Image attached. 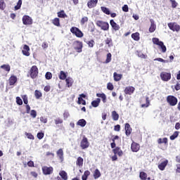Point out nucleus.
Returning a JSON list of instances; mask_svg holds the SVG:
<instances>
[{
  "label": "nucleus",
  "instance_id": "f257e3e1",
  "mask_svg": "<svg viewBox=\"0 0 180 180\" xmlns=\"http://www.w3.org/2000/svg\"><path fill=\"white\" fill-rule=\"evenodd\" d=\"M152 41L153 44H156V46L160 47V49L162 50V53H166L167 46L164 45V42H162V41H160V39L158 38H153Z\"/></svg>",
  "mask_w": 180,
  "mask_h": 180
},
{
  "label": "nucleus",
  "instance_id": "f03ea898",
  "mask_svg": "<svg viewBox=\"0 0 180 180\" xmlns=\"http://www.w3.org/2000/svg\"><path fill=\"white\" fill-rule=\"evenodd\" d=\"M70 32L71 33H72V34H75L76 37H79V39L84 37V33L82 32V31H81V30H79V28L77 27H72L70 28Z\"/></svg>",
  "mask_w": 180,
  "mask_h": 180
},
{
  "label": "nucleus",
  "instance_id": "7ed1b4c3",
  "mask_svg": "<svg viewBox=\"0 0 180 180\" xmlns=\"http://www.w3.org/2000/svg\"><path fill=\"white\" fill-rule=\"evenodd\" d=\"M30 75L32 79H34V78H37V76L39 75V68H37V66H32L30 70Z\"/></svg>",
  "mask_w": 180,
  "mask_h": 180
},
{
  "label": "nucleus",
  "instance_id": "20e7f679",
  "mask_svg": "<svg viewBox=\"0 0 180 180\" xmlns=\"http://www.w3.org/2000/svg\"><path fill=\"white\" fill-rule=\"evenodd\" d=\"M73 47L77 53H82V48L84 47V45L82 44V41H75L73 42Z\"/></svg>",
  "mask_w": 180,
  "mask_h": 180
},
{
  "label": "nucleus",
  "instance_id": "39448f33",
  "mask_svg": "<svg viewBox=\"0 0 180 180\" xmlns=\"http://www.w3.org/2000/svg\"><path fill=\"white\" fill-rule=\"evenodd\" d=\"M167 102L170 106H175L178 103V98L174 96H168L167 97Z\"/></svg>",
  "mask_w": 180,
  "mask_h": 180
},
{
  "label": "nucleus",
  "instance_id": "423d86ee",
  "mask_svg": "<svg viewBox=\"0 0 180 180\" xmlns=\"http://www.w3.org/2000/svg\"><path fill=\"white\" fill-rule=\"evenodd\" d=\"M96 26L101 27L102 30H109V23L101 20H98L96 23Z\"/></svg>",
  "mask_w": 180,
  "mask_h": 180
},
{
  "label": "nucleus",
  "instance_id": "0eeeda50",
  "mask_svg": "<svg viewBox=\"0 0 180 180\" xmlns=\"http://www.w3.org/2000/svg\"><path fill=\"white\" fill-rule=\"evenodd\" d=\"M160 78L162 81L167 82V81H169V79H171V72H162L160 73Z\"/></svg>",
  "mask_w": 180,
  "mask_h": 180
},
{
  "label": "nucleus",
  "instance_id": "6e6552de",
  "mask_svg": "<svg viewBox=\"0 0 180 180\" xmlns=\"http://www.w3.org/2000/svg\"><path fill=\"white\" fill-rule=\"evenodd\" d=\"M169 29L172 30V32H179L180 26L179 25L176 24V22H169L167 24Z\"/></svg>",
  "mask_w": 180,
  "mask_h": 180
},
{
  "label": "nucleus",
  "instance_id": "1a4fd4ad",
  "mask_svg": "<svg viewBox=\"0 0 180 180\" xmlns=\"http://www.w3.org/2000/svg\"><path fill=\"white\" fill-rule=\"evenodd\" d=\"M80 147L82 150H85V148H88L89 147V141H88V138L83 136L82 140L80 142Z\"/></svg>",
  "mask_w": 180,
  "mask_h": 180
},
{
  "label": "nucleus",
  "instance_id": "9d476101",
  "mask_svg": "<svg viewBox=\"0 0 180 180\" xmlns=\"http://www.w3.org/2000/svg\"><path fill=\"white\" fill-rule=\"evenodd\" d=\"M54 171V169L53 167H47V166H44L42 167V172L44 175H51Z\"/></svg>",
  "mask_w": 180,
  "mask_h": 180
},
{
  "label": "nucleus",
  "instance_id": "9b49d317",
  "mask_svg": "<svg viewBox=\"0 0 180 180\" xmlns=\"http://www.w3.org/2000/svg\"><path fill=\"white\" fill-rule=\"evenodd\" d=\"M134 91H136V88L129 86L125 87L124 92L126 95H133V94H134Z\"/></svg>",
  "mask_w": 180,
  "mask_h": 180
},
{
  "label": "nucleus",
  "instance_id": "f8f14e48",
  "mask_svg": "<svg viewBox=\"0 0 180 180\" xmlns=\"http://www.w3.org/2000/svg\"><path fill=\"white\" fill-rule=\"evenodd\" d=\"M23 25H32L33 23V20L29 15H24L22 17Z\"/></svg>",
  "mask_w": 180,
  "mask_h": 180
},
{
  "label": "nucleus",
  "instance_id": "ddd939ff",
  "mask_svg": "<svg viewBox=\"0 0 180 180\" xmlns=\"http://www.w3.org/2000/svg\"><path fill=\"white\" fill-rule=\"evenodd\" d=\"M22 53L25 57H29L30 56V47L28 45L25 44L22 47Z\"/></svg>",
  "mask_w": 180,
  "mask_h": 180
},
{
  "label": "nucleus",
  "instance_id": "4468645a",
  "mask_svg": "<svg viewBox=\"0 0 180 180\" xmlns=\"http://www.w3.org/2000/svg\"><path fill=\"white\" fill-rule=\"evenodd\" d=\"M131 150L133 153H137L140 150V144L133 141L131 145Z\"/></svg>",
  "mask_w": 180,
  "mask_h": 180
},
{
  "label": "nucleus",
  "instance_id": "2eb2a0df",
  "mask_svg": "<svg viewBox=\"0 0 180 180\" xmlns=\"http://www.w3.org/2000/svg\"><path fill=\"white\" fill-rule=\"evenodd\" d=\"M125 134L127 137L131 134V127H130V124L126 123L125 124Z\"/></svg>",
  "mask_w": 180,
  "mask_h": 180
},
{
  "label": "nucleus",
  "instance_id": "dca6fc26",
  "mask_svg": "<svg viewBox=\"0 0 180 180\" xmlns=\"http://www.w3.org/2000/svg\"><path fill=\"white\" fill-rule=\"evenodd\" d=\"M9 85L12 86V85H15L16 82H18V77L15 75H11L8 79Z\"/></svg>",
  "mask_w": 180,
  "mask_h": 180
},
{
  "label": "nucleus",
  "instance_id": "f3484780",
  "mask_svg": "<svg viewBox=\"0 0 180 180\" xmlns=\"http://www.w3.org/2000/svg\"><path fill=\"white\" fill-rule=\"evenodd\" d=\"M150 27L149 28V32L150 33H154V32H155V30L157 29V25L154 22V20L153 19H150Z\"/></svg>",
  "mask_w": 180,
  "mask_h": 180
},
{
  "label": "nucleus",
  "instance_id": "a211bd4d",
  "mask_svg": "<svg viewBox=\"0 0 180 180\" xmlns=\"http://www.w3.org/2000/svg\"><path fill=\"white\" fill-rule=\"evenodd\" d=\"M98 4V0H89L87 2V6L89 8V9H91V8H95L96 5Z\"/></svg>",
  "mask_w": 180,
  "mask_h": 180
},
{
  "label": "nucleus",
  "instance_id": "6ab92c4d",
  "mask_svg": "<svg viewBox=\"0 0 180 180\" xmlns=\"http://www.w3.org/2000/svg\"><path fill=\"white\" fill-rule=\"evenodd\" d=\"M110 24L112 27L113 30H115V32H117V30L120 29V26L117 25L113 20H110Z\"/></svg>",
  "mask_w": 180,
  "mask_h": 180
},
{
  "label": "nucleus",
  "instance_id": "aec40b11",
  "mask_svg": "<svg viewBox=\"0 0 180 180\" xmlns=\"http://www.w3.org/2000/svg\"><path fill=\"white\" fill-rule=\"evenodd\" d=\"M112 153H114L115 155L117 154L119 157H122V155H123V150L120 149V147H115L114 149H112Z\"/></svg>",
  "mask_w": 180,
  "mask_h": 180
},
{
  "label": "nucleus",
  "instance_id": "412c9836",
  "mask_svg": "<svg viewBox=\"0 0 180 180\" xmlns=\"http://www.w3.org/2000/svg\"><path fill=\"white\" fill-rule=\"evenodd\" d=\"M168 165V160H165V161L162 162L160 164L158 165V168L160 171H164L165 169V167Z\"/></svg>",
  "mask_w": 180,
  "mask_h": 180
},
{
  "label": "nucleus",
  "instance_id": "4be33fe9",
  "mask_svg": "<svg viewBox=\"0 0 180 180\" xmlns=\"http://www.w3.org/2000/svg\"><path fill=\"white\" fill-rule=\"evenodd\" d=\"M113 78H114V81H115V82H119V81H120V79H122V78H123V75L117 74V72H115L113 73Z\"/></svg>",
  "mask_w": 180,
  "mask_h": 180
},
{
  "label": "nucleus",
  "instance_id": "5701e85b",
  "mask_svg": "<svg viewBox=\"0 0 180 180\" xmlns=\"http://www.w3.org/2000/svg\"><path fill=\"white\" fill-rule=\"evenodd\" d=\"M65 82L68 88H71V86H72V84H74V80L71 77H68L65 79Z\"/></svg>",
  "mask_w": 180,
  "mask_h": 180
},
{
  "label": "nucleus",
  "instance_id": "b1692460",
  "mask_svg": "<svg viewBox=\"0 0 180 180\" xmlns=\"http://www.w3.org/2000/svg\"><path fill=\"white\" fill-rule=\"evenodd\" d=\"M76 165L79 167H83L84 158H82V157H78L76 161Z\"/></svg>",
  "mask_w": 180,
  "mask_h": 180
},
{
  "label": "nucleus",
  "instance_id": "393cba45",
  "mask_svg": "<svg viewBox=\"0 0 180 180\" xmlns=\"http://www.w3.org/2000/svg\"><path fill=\"white\" fill-rule=\"evenodd\" d=\"M96 96L97 98H101L103 103H106V94H105V93H102V94L97 93Z\"/></svg>",
  "mask_w": 180,
  "mask_h": 180
},
{
  "label": "nucleus",
  "instance_id": "a878e982",
  "mask_svg": "<svg viewBox=\"0 0 180 180\" xmlns=\"http://www.w3.org/2000/svg\"><path fill=\"white\" fill-rule=\"evenodd\" d=\"M158 143L159 144L164 143L165 146H168V138H163V139L160 138L158 139Z\"/></svg>",
  "mask_w": 180,
  "mask_h": 180
},
{
  "label": "nucleus",
  "instance_id": "bb28decb",
  "mask_svg": "<svg viewBox=\"0 0 180 180\" xmlns=\"http://www.w3.org/2000/svg\"><path fill=\"white\" fill-rule=\"evenodd\" d=\"M99 103H101V98H98L91 102V106H93V108H98Z\"/></svg>",
  "mask_w": 180,
  "mask_h": 180
},
{
  "label": "nucleus",
  "instance_id": "cd10ccee",
  "mask_svg": "<svg viewBox=\"0 0 180 180\" xmlns=\"http://www.w3.org/2000/svg\"><path fill=\"white\" fill-rule=\"evenodd\" d=\"M77 126L85 127L86 126V121L84 119H81L77 122Z\"/></svg>",
  "mask_w": 180,
  "mask_h": 180
},
{
  "label": "nucleus",
  "instance_id": "c85d7f7f",
  "mask_svg": "<svg viewBox=\"0 0 180 180\" xmlns=\"http://www.w3.org/2000/svg\"><path fill=\"white\" fill-rule=\"evenodd\" d=\"M131 38H132L133 40H134L135 41H139V40H140V33H139V32L133 33V34H131Z\"/></svg>",
  "mask_w": 180,
  "mask_h": 180
},
{
  "label": "nucleus",
  "instance_id": "c756f323",
  "mask_svg": "<svg viewBox=\"0 0 180 180\" xmlns=\"http://www.w3.org/2000/svg\"><path fill=\"white\" fill-rule=\"evenodd\" d=\"M101 174L99 169H96L93 174L94 179H98V178H101Z\"/></svg>",
  "mask_w": 180,
  "mask_h": 180
},
{
  "label": "nucleus",
  "instance_id": "7c9ffc66",
  "mask_svg": "<svg viewBox=\"0 0 180 180\" xmlns=\"http://www.w3.org/2000/svg\"><path fill=\"white\" fill-rule=\"evenodd\" d=\"M56 154L58 157H59L60 160H64V152L61 148L58 150V151L56 152Z\"/></svg>",
  "mask_w": 180,
  "mask_h": 180
},
{
  "label": "nucleus",
  "instance_id": "2f4dec72",
  "mask_svg": "<svg viewBox=\"0 0 180 180\" xmlns=\"http://www.w3.org/2000/svg\"><path fill=\"white\" fill-rule=\"evenodd\" d=\"M112 118L115 122L119 120V114L115 110L112 112Z\"/></svg>",
  "mask_w": 180,
  "mask_h": 180
},
{
  "label": "nucleus",
  "instance_id": "473e14b6",
  "mask_svg": "<svg viewBox=\"0 0 180 180\" xmlns=\"http://www.w3.org/2000/svg\"><path fill=\"white\" fill-rule=\"evenodd\" d=\"M58 17L62 18L63 19H65V18H68L67 14H65L64 10L58 12Z\"/></svg>",
  "mask_w": 180,
  "mask_h": 180
},
{
  "label": "nucleus",
  "instance_id": "72a5a7b5",
  "mask_svg": "<svg viewBox=\"0 0 180 180\" xmlns=\"http://www.w3.org/2000/svg\"><path fill=\"white\" fill-rule=\"evenodd\" d=\"M34 96L36 99H40L43 96V94H41V91L35 90Z\"/></svg>",
  "mask_w": 180,
  "mask_h": 180
},
{
  "label": "nucleus",
  "instance_id": "f704fd0d",
  "mask_svg": "<svg viewBox=\"0 0 180 180\" xmlns=\"http://www.w3.org/2000/svg\"><path fill=\"white\" fill-rule=\"evenodd\" d=\"M59 175L61 176L62 179H63V180L68 179V176L67 174V172H65V171H61L59 173Z\"/></svg>",
  "mask_w": 180,
  "mask_h": 180
},
{
  "label": "nucleus",
  "instance_id": "c9c22d12",
  "mask_svg": "<svg viewBox=\"0 0 180 180\" xmlns=\"http://www.w3.org/2000/svg\"><path fill=\"white\" fill-rule=\"evenodd\" d=\"M0 68L2 70H4V71H6L7 72H9L11 71V65H2Z\"/></svg>",
  "mask_w": 180,
  "mask_h": 180
},
{
  "label": "nucleus",
  "instance_id": "e433bc0d",
  "mask_svg": "<svg viewBox=\"0 0 180 180\" xmlns=\"http://www.w3.org/2000/svg\"><path fill=\"white\" fill-rule=\"evenodd\" d=\"M52 23H53V25H54V26H57L58 27H60V18H55L52 20Z\"/></svg>",
  "mask_w": 180,
  "mask_h": 180
},
{
  "label": "nucleus",
  "instance_id": "4c0bfd02",
  "mask_svg": "<svg viewBox=\"0 0 180 180\" xmlns=\"http://www.w3.org/2000/svg\"><path fill=\"white\" fill-rule=\"evenodd\" d=\"M139 178L141 180H146L147 179V173L144 172H141L139 173Z\"/></svg>",
  "mask_w": 180,
  "mask_h": 180
},
{
  "label": "nucleus",
  "instance_id": "58836bf2",
  "mask_svg": "<svg viewBox=\"0 0 180 180\" xmlns=\"http://www.w3.org/2000/svg\"><path fill=\"white\" fill-rule=\"evenodd\" d=\"M146 104H141V108H148L150 106V98L148 97H146Z\"/></svg>",
  "mask_w": 180,
  "mask_h": 180
},
{
  "label": "nucleus",
  "instance_id": "ea45409f",
  "mask_svg": "<svg viewBox=\"0 0 180 180\" xmlns=\"http://www.w3.org/2000/svg\"><path fill=\"white\" fill-rule=\"evenodd\" d=\"M59 78L60 79H63V80L66 79H67V74H65V72H64V71L61 70L60 72Z\"/></svg>",
  "mask_w": 180,
  "mask_h": 180
},
{
  "label": "nucleus",
  "instance_id": "a19ab883",
  "mask_svg": "<svg viewBox=\"0 0 180 180\" xmlns=\"http://www.w3.org/2000/svg\"><path fill=\"white\" fill-rule=\"evenodd\" d=\"M54 122H55V124H56V126L58 124H63V123H64V121L63 120V119L60 118V117L55 119Z\"/></svg>",
  "mask_w": 180,
  "mask_h": 180
},
{
  "label": "nucleus",
  "instance_id": "79ce46f5",
  "mask_svg": "<svg viewBox=\"0 0 180 180\" xmlns=\"http://www.w3.org/2000/svg\"><path fill=\"white\" fill-rule=\"evenodd\" d=\"M110 61H112V53H108L107 54V57H106V60H105V64H109V63H110Z\"/></svg>",
  "mask_w": 180,
  "mask_h": 180
},
{
  "label": "nucleus",
  "instance_id": "37998d69",
  "mask_svg": "<svg viewBox=\"0 0 180 180\" xmlns=\"http://www.w3.org/2000/svg\"><path fill=\"white\" fill-rule=\"evenodd\" d=\"M22 7V0H18L17 5L15 6L14 9L15 11H19L20 8Z\"/></svg>",
  "mask_w": 180,
  "mask_h": 180
},
{
  "label": "nucleus",
  "instance_id": "c03bdc74",
  "mask_svg": "<svg viewBox=\"0 0 180 180\" xmlns=\"http://www.w3.org/2000/svg\"><path fill=\"white\" fill-rule=\"evenodd\" d=\"M178 136H179V131H174V134L172 136H170V140H175V139H176Z\"/></svg>",
  "mask_w": 180,
  "mask_h": 180
},
{
  "label": "nucleus",
  "instance_id": "a18cd8bd",
  "mask_svg": "<svg viewBox=\"0 0 180 180\" xmlns=\"http://www.w3.org/2000/svg\"><path fill=\"white\" fill-rule=\"evenodd\" d=\"M6 8V4H5L4 0H0V9L4 11Z\"/></svg>",
  "mask_w": 180,
  "mask_h": 180
},
{
  "label": "nucleus",
  "instance_id": "49530a36",
  "mask_svg": "<svg viewBox=\"0 0 180 180\" xmlns=\"http://www.w3.org/2000/svg\"><path fill=\"white\" fill-rule=\"evenodd\" d=\"M101 11L103 12V13H105V15H110V11L106 7L102 6Z\"/></svg>",
  "mask_w": 180,
  "mask_h": 180
},
{
  "label": "nucleus",
  "instance_id": "de8ad7c7",
  "mask_svg": "<svg viewBox=\"0 0 180 180\" xmlns=\"http://www.w3.org/2000/svg\"><path fill=\"white\" fill-rule=\"evenodd\" d=\"M77 103L79 105H86V101L85 100H84V98L79 97Z\"/></svg>",
  "mask_w": 180,
  "mask_h": 180
},
{
  "label": "nucleus",
  "instance_id": "09e8293b",
  "mask_svg": "<svg viewBox=\"0 0 180 180\" xmlns=\"http://www.w3.org/2000/svg\"><path fill=\"white\" fill-rule=\"evenodd\" d=\"M114 89L115 86H113V84H112L111 82L108 83L107 89H108V91H113Z\"/></svg>",
  "mask_w": 180,
  "mask_h": 180
},
{
  "label": "nucleus",
  "instance_id": "8fccbe9b",
  "mask_svg": "<svg viewBox=\"0 0 180 180\" xmlns=\"http://www.w3.org/2000/svg\"><path fill=\"white\" fill-rule=\"evenodd\" d=\"M105 43L108 46V47H110V46L112 45V38H107L105 40Z\"/></svg>",
  "mask_w": 180,
  "mask_h": 180
},
{
  "label": "nucleus",
  "instance_id": "3c124183",
  "mask_svg": "<svg viewBox=\"0 0 180 180\" xmlns=\"http://www.w3.org/2000/svg\"><path fill=\"white\" fill-rule=\"evenodd\" d=\"M25 136L29 139L30 140H34V136L31 133L25 132Z\"/></svg>",
  "mask_w": 180,
  "mask_h": 180
},
{
  "label": "nucleus",
  "instance_id": "603ef678",
  "mask_svg": "<svg viewBox=\"0 0 180 180\" xmlns=\"http://www.w3.org/2000/svg\"><path fill=\"white\" fill-rule=\"evenodd\" d=\"M46 79H51L53 78V74L50 72H47L45 75Z\"/></svg>",
  "mask_w": 180,
  "mask_h": 180
},
{
  "label": "nucleus",
  "instance_id": "864d4df0",
  "mask_svg": "<svg viewBox=\"0 0 180 180\" xmlns=\"http://www.w3.org/2000/svg\"><path fill=\"white\" fill-rule=\"evenodd\" d=\"M30 116L33 117V119H35L36 116H37V112H36L35 110H32L30 111Z\"/></svg>",
  "mask_w": 180,
  "mask_h": 180
},
{
  "label": "nucleus",
  "instance_id": "5fc2aeb1",
  "mask_svg": "<svg viewBox=\"0 0 180 180\" xmlns=\"http://www.w3.org/2000/svg\"><path fill=\"white\" fill-rule=\"evenodd\" d=\"M86 22H88V17L86 16L83 17L80 20L81 25H85Z\"/></svg>",
  "mask_w": 180,
  "mask_h": 180
},
{
  "label": "nucleus",
  "instance_id": "6e6d98bb",
  "mask_svg": "<svg viewBox=\"0 0 180 180\" xmlns=\"http://www.w3.org/2000/svg\"><path fill=\"white\" fill-rule=\"evenodd\" d=\"M172 4V8H175L178 6V3L175 0H169Z\"/></svg>",
  "mask_w": 180,
  "mask_h": 180
},
{
  "label": "nucleus",
  "instance_id": "4d7b16f0",
  "mask_svg": "<svg viewBox=\"0 0 180 180\" xmlns=\"http://www.w3.org/2000/svg\"><path fill=\"white\" fill-rule=\"evenodd\" d=\"M37 139H39V140H41V139H43V137H44V133L38 132L37 134Z\"/></svg>",
  "mask_w": 180,
  "mask_h": 180
},
{
  "label": "nucleus",
  "instance_id": "13d9d810",
  "mask_svg": "<svg viewBox=\"0 0 180 180\" xmlns=\"http://www.w3.org/2000/svg\"><path fill=\"white\" fill-rule=\"evenodd\" d=\"M86 43L89 47H94V45L95 44V41H94V39H91V41H87Z\"/></svg>",
  "mask_w": 180,
  "mask_h": 180
},
{
  "label": "nucleus",
  "instance_id": "bf43d9fd",
  "mask_svg": "<svg viewBox=\"0 0 180 180\" xmlns=\"http://www.w3.org/2000/svg\"><path fill=\"white\" fill-rule=\"evenodd\" d=\"M16 103L17 105H23V101L20 99V97H16Z\"/></svg>",
  "mask_w": 180,
  "mask_h": 180
},
{
  "label": "nucleus",
  "instance_id": "052dcab7",
  "mask_svg": "<svg viewBox=\"0 0 180 180\" xmlns=\"http://www.w3.org/2000/svg\"><path fill=\"white\" fill-rule=\"evenodd\" d=\"M68 117H70V112H68V111H65L63 113L64 120H67V119H68Z\"/></svg>",
  "mask_w": 180,
  "mask_h": 180
},
{
  "label": "nucleus",
  "instance_id": "680f3d73",
  "mask_svg": "<svg viewBox=\"0 0 180 180\" xmlns=\"http://www.w3.org/2000/svg\"><path fill=\"white\" fill-rule=\"evenodd\" d=\"M22 98L23 100V102L25 105H27V103H29V101L27 100V96L24 95L22 96Z\"/></svg>",
  "mask_w": 180,
  "mask_h": 180
},
{
  "label": "nucleus",
  "instance_id": "e2e57ef3",
  "mask_svg": "<svg viewBox=\"0 0 180 180\" xmlns=\"http://www.w3.org/2000/svg\"><path fill=\"white\" fill-rule=\"evenodd\" d=\"M46 157H51V158H54V153L51 152H46Z\"/></svg>",
  "mask_w": 180,
  "mask_h": 180
},
{
  "label": "nucleus",
  "instance_id": "0e129e2a",
  "mask_svg": "<svg viewBox=\"0 0 180 180\" xmlns=\"http://www.w3.org/2000/svg\"><path fill=\"white\" fill-rule=\"evenodd\" d=\"M122 11L123 12H129V6L127 4H125L122 6Z\"/></svg>",
  "mask_w": 180,
  "mask_h": 180
},
{
  "label": "nucleus",
  "instance_id": "69168bd1",
  "mask_svg": "<svg viewBox=\"0 0 180 180\" xmlns=\"http://www.w3.org/2000/svg\"><path fill=\"white\" fill-rule=\"evenodd\" d=\"M51 89V86L50 85L46 86L44 88V91H45V92H50Z\"/></svg>",
  "mask_w": 180,
  "mask_h": 180
},
{
  "label": "nucleus",
  "instance_id": "338daca9",
  "mask_svg": "<svg viewBox=\"0 0 180 180\" xmlns=\"http://www.w3.org/2000/svg\"><path fill=\"white\" fill-rule=\"evenodd\" d=\"M115 131H120V124H117L114 127Z\"/></svg>",
  "mask_w": 180,
  "mask_h": 180
},
{
  "label": "nucleus",
  "instance_id": "774afa93",
  "mask_svg": "<svg viewBox=\"0 0 180 180\" xmlns=\"http://www.w3.org/2000/svg\"><path fill=\"white\" fill-rule=\"evenodd\" d=\"M40 121L41 122V123H47V118L44 117H40Z\"/></svg>",
  "mask_w": 180,
  "mask_h": 180
}]
</instances>
